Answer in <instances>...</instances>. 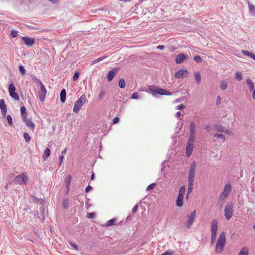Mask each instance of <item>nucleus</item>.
Listing matches in <instances>:
<instances>
[{"label": "nucleus", "mask_w": 255, "mask_h": 255, "mask_svg": "<svg viewBox=\"0 0 255 255\" xmlns=\"http://www.w3.org/2000/svg\"><path fill=\"white\" fill-rule=\"evenodd\" d=\"M226 243V237L224 232L221 233L218 239L216 245L215 250L216 253H221L224 250Z\"/></svg>", "instance_id": "1"}, {"label": "nucleus", "mask_w": 255, "mask_h": 255, "mask_svg": "<svg viewBox=\"0 0 255 255\" xmlns=\"http://www.w3.org/2000/svg\"><path fill=\"white\" fill-rule=\"evenodd\" d=\"M86 102V96L83 94L81 95L80 97L78 99V100L75 102L73 108V111L75 113H78Z\"/></svg>", "instance_id": "2"}, {"label": "nucleus", "mask_w": 255, "mask_h": 255, "mask_svg": "<svg viewBox=\"0 0 255 255\" xmlns=\"http://www.w3.org/2000/svg\"><path fill=\"white\" fill-rule=\"evenodd\" d=\"M232 189L231 185L227 183L225 185L223 191L220 194V200L221 201H224L226 198L228 196L230 192Z\"/></svg>", "instance_id": "3"}, {"label": "nucleus", "mask_w": 255, "mask_h": 255, "mask_svg": "<svg viewBox=\"0 0 255 255\" xmlns=\"http://www.w3.org/2000/svg\"><path fill=\"white\" fill-rule=\"evenodd\" d=\"M14 182L16 184H27V179L25 175L23 173H21L16 176L14 179Z\"/></svg>", "instance_id": "4"}, {"label": "nucleus", "mask_w": 255, "mask_h": 255, "mask_svg": "<svg viewBox=\"0 0 255 255\" xmlns=\"http://www.w3.org/2000/svg\"><path fill=\"white\" fill-rule=\"evenodd\" d=\"M15 87L12 82H11L8 87V92L10 96L15 100L18 101L19 99V96L15 92Z\"/></svg>", "instance_id": "5"}, {"label": "nucleus", "mask_w": 255, "mask_h": 255, "mask_svg": "<svg viewBox=\"0 0 255 255\" xmlns=\"http://www.w3.org/2000/svg\"><path fill=\"white\" fill-rule=\"evenodd\" d=\"M233 213V206L231 204H227L225 207V216L227 220H230Z\"/></svg>", "instance_id": "6"}, {"label": "nucleus", "mask_w": 255, "mask_h": 255, "mask_svg": "<svg viewBox=\"0 0 255 255\" xmlns=\"http://www.w3.org/2000/svg\"><path fill=\"white\" fill-rule=\"evenodd\" d=\"M196 210H194L192 212L190 215H187V221L186 223V228L189 229L192 225L194 222L195 216H196Z\"/></svg>", "instance_id": "7"}, {"label": "nucleus", "mask_w": 255, "mask_h": 255, "mask_svg": "<svg viewBox=\"0 0 255 255\" xmlns=\"http://www.w3.org/2000/svg\"><path fill=\"white\" fill-rule=\"evenodd\" d=\"M196 168V163L195 162H192L189 171L188 180L194 181L195 173Z\"/></svg>", "instance_id": "8"}, {"label": "nucleus", "mask_w": 255, "mask_h": 255, "mask_svg": "<svg viewBox=\"0 0 255 255\" xmlns=\"http://www.w3.org/2000/svg\"><path fill=\"white\" fill-rule=\"evenodd\" d=\"M151 92L152 95H154L155 94L167 96H170L172 95V93H171L170 92L161 88H157L156 89L151 90Z\"/></svg>", "instance_id": "9"}, {"label": "nucleus", "mask_w": 255, "mask_h": 255, "mask_svg": "<svg viewBox=\"0 0 255 255\" xmlns=\"http://www.w3.org/2000/svg\"><path fill=\"white\" fill-rule=\"evenodd\" d=\"M46 92L47 91L45 87L43 84H41L40 90L38 91V96L41 101L43 102L44 100Z\"/></svg>", "instance_id": "10"}, {"label": "nucleus", "mask_w": 255, "mask_h": 255, "mask_svg": "<svg viewBox=\"0 0 255 255\" xmlns=\"http://www.w3.org/2000/svg\"><path fill=\"white\" fill-rule=\"evenodd\" d=\"M21 39L24 42L25 44L28 47L32 46L35 42V39L34 38H30L28 36L22 37Z\"/></svg>", "instance_id": "11"}, {"label": "nucleus", "mask_w": 255, "mask_h": 255, "mask_svg": "<svg viewBox=\"0 0 255 255\" xmlns=\"http://www.w3.org/2000/svg\"><path fill=\"white\" fill-rule=\"evenodd\" d=\"M218 230V221L214 219L212 221L211 227V235H216Z\"/></svg>", "instance_id": "12"}, {"label": "nucleus", "mask_w": 255, "mask_h": 255, "mask_svg": "<svg viewBox=\"0 0 255 255\" xmlns=\"http://www.w3.org/2000/svg\"><path fill=\"white\" fill-rule=\"evenodd\" d=\"M0 109L1 111L2 115L3 117H5L7 113V107L5 104L4 99H2L0 100Z\"/></svg>", "instance_id": "13"}, {"label": "nucleus", "mask_w": 255, "mask_h": 255, "mask_svg": "<svg viewBox=\"0 0 255 255\" xmlns=\"http://www.w3.org/2000/svg\"><path fill=\"white\" fill-rule=\"evenodd\" d=\"M119 68H114L109 72L107 75V79L109 81H111L113 78L117 75L119 71Z\"/></svg>", "instance_id": "14"}, {"label": "nucleus", "mask_w": 255, "mask_h": 255, "mask_svg": "<svg viewBox=\"0 0 255 255\" xmlns=\"http://www.w3.org/2000/svg\"><path fill=\"white\" fill-rule=\"evenodd\" d=\"M188 72L185 69H181L178 70L175 74V78H180L182 77H186L188 76Z\"/></svg>", "instance_id": "15"}, {"label": "nucleus", "mask_w": 255, "mask_h": 255, "mask_svg": "<svg viewBox=\"0 0 255 255\" xmlns=\"http://www.w3.org/2000/svg\"><path fill=\"white\" fill-rule=\"evenodd\" d=\"M187 58V56L181 53L178 54L175 59V62L177 64H181Z\"/></svg>", "instance_id": "16"}, {"label": "nucleus", "mask_w": 255, "mask_h": 255, "mask_svg": "<svg viewBox=\"0 0 255 255\" xmlns=\"http://www.w3.org/2000/svg\"><path fill=\"white\" fill-rule=\"evenodd\" d=\"M214 127L215 130L217 131L230 134V131L221 125H215Z\"/></svg>", "instance_id": "17"}, {"label": "nucleus", "mask_w": 255, "mask_h": 255, "mask_svg": "<svg viewBox=\"0 0 255 255\" xmlns=\"http://www.w3.org/2000/svg\"><path fill=\"white\" fill-rule=\"evenodd\" d=\"M22 121L25 123V125L27 127L31 128L32 130H34L35 125L31 120L27 119L26 118V117H23V118L22 119Z\"/></svg>", "instance_id": "18"}, {"label": "nucleus", "mask_w": 255, "mask_h": 255, "mask_svg": "<svg viewBox=\"0 0 255 255\" xmlns=\"http://www.w3.org/2000/svg\"><path fill=\"white\" fill-rule=\"evenodd\" d=\"M186 155L187 157H190L192 153L193 149V144L187 143L186 145Z\"/></svg>", "instance_id": "19"}, {"label": "nucleus", "mask_w": 255, "mask_h": 255, "mask_svg": "<svg viewBox=\"0 0 255 255\" xmlns=\"http://www.w3.org/2000/svg\"><path fill=\"white\" fill-rule=\"evenodd\" d=\"M66 97V91L65 89H63L61 91L60 94V101L61 103H63L65 102Z\"/></svg>", "instance_id": "20"}, {"label": "nucleus", "mask_w": 255, "mask_h": 255, "mask_svg": "<svg viewBox=\"0 0 255 255\" xmlns=\"http://www.w3.org/2000/svg\"><path fill=\"white\" fill-rule=\"evenodd\" d=\"M71 182V176L68 175L65 179V183L66 186L67 192H68L70 189V186Z\"/></svg>", "instance_id": "21"}, {"label": "nucleus", "mask_w": 255, "mask_h": 255, "mask_svg": "<svg viewBox=\"0 0 255 255\" xmlns=\"http://www.w3.org/2000/svg\"><path fill=\"white\" fill-rule=\"evenodd\" d=\"M183 199L184 196H178L177 197L176 201V205L178 207H181L183 205Z\"/></svg>", "instance_id": "22"}, {"label": "nucleus", "mask_w": 255, "mask_h": 255, "mask_svg": "<svg viewBox=\"0 0 255 255\" xmlns=\"http://www.w3.org/2000/svg\"><path fill=\"white\" fill-rule=\"evenodd\" d=\"M249 8V13L251 15L255 16V6L252 4L248 3Z\"/></svg>", "instance_id": "23"}, {"label": "nucleus", "mask_w": 255, "mask_h": 255, "mask_svg": "<svg viewBox=\"0 0 255 255\" xmlns=\"http://www.w3.org/2000/svg\"><path fill=\"white\" fill-rule=\"evenodd\" d=\"M247 84L249 87V89L250 91H252L254 90V84L252 80L250 79H248L247 80Z\"/></svg>", "instance_id": "24"}, {"label": "nucleus", "mask_w": 255, "mask_h": 255, "mask_svg": "<svg viewBox=\"0 0 255 255\" xmlns=\"http://www.w3.org/2000/svg\"><path fill=\"white\" fill-rule=\"evenodd\" d=\"M242 53L246 56H248L255 60V54L254 53L246 50H242Z\"/></svg>", "instance_id": "25"}, {"label": "nucleus", "mask_w": 255, "mask_h": 255, "mask_svg": "<svg viewBox=\"0 0 255 255\" xmlns=\"http://www.w3.org/2000/svg\"><path fill=\"white\" fill-rule=\"evenodd\" d=\"M50 150L48 148H46L44 152V154L42 156V158L44 160H46L47 158L50 156Z\"/></svg>", "instance_id": "26"}, {"label": "nucleus", "mask_w": 255, "mask_h": 255, "mask_svg": "<svg viewBox=\"0 0 255 255\" xmlns=\"http://www.w3.org/2000/svg\"><path fill=\"white\" fill-rule=\"evenodd\" d=\"M188 189H187V192L191 193L193 189L194 181L188 180Z\"/></svg>", "instance_id": "27"}, {"label": "nucleus", "mask_w": 255, "mask_h": 255, "mask_svg": "<svg viewBox=\"0 0 255 255\" xmlns=\"http://www.w3.org/2000/svg\"><path fill=\"white\" fill-rule=\"evenodd\" d=\"M196 125L194 122H192L190 124V133L195 134Z\"/></svg>", "instance_id": "28"}, {"label": "nucleus", "mask_w": 255, "mask_h": 255, "mask_svg": "<svg viewBox=\"0 0 255 255\" xmlns=\"http://www.w3.org/2000/svg\"><path fill=\"white\" fill-rule=\"evenodd\" d=\"M194 76L196 82L198 85L201 82V75L199 72H196L194 73Z\"/></svg>", "instance_id": "29"}, {"label": "nucleus", "mask_w": 255, "mask_h": 255, "mask_svg": "<svg viewBox=\"0 0 255 255\" xmlns=\"http://www.w3.org/2000/svg\"><path fill=\"white\" fill-rule=\"evenodd\" d=\"M195 140V134H189V137L188 140V142L187 143H190V144H194V142Z\"/></svg>", "instance_id": "30"}, {"label": "nucleus", "mask_w": 255, "mask_h": 255, "mask_svg": "<svg viewBox=\"0 0 255 255\" xmlns=\"http://www.w3.org/2000/svg\"><path fill=\"white\" fill-rule=\"evenodd\" d=\"M186 191V188L184 186H182L179 190L178 196H184Z\"/></svg>", "instance_id": "31"}, {"label": "nucleus", "mask_w": 255, "mask_h": 255, "mask_svg": "<svg viewBox=\"0 0 255 255\" xmlns=\"http://www.w3.org/2000/svg\"><path fill=\"white\" fill-rule=\"evenodd\" d=\"M249 250L246 247L243 248L239 253V255H248Z\"/></svg>", "instance_id": "32"}, {"label": "nucleus", "mask_w": 255, "mask_h": 255, "mask_svg": "<svg viewBox=\"0 0 255 255\" xmlns=\"http://www.w3.org/2000/svg\"><path fill=\"white\" fill-rule=\"evenodd\" d=\"M106 57H107V56H102L101 57H99L98 59H96L92 61L91 62V64L93 65V64L97 63L98 62H100L102 61V60H103L104 59H105Z\"/></svg>", "instance_id": "33"}, {"label": "nucleus", "mask_w": 255, "mask_h": 255, "mask_svg": "<svg viewBox=\"0 0 255 255\" xmlns=\"http://www.w3.org/2000/svg\"><path fill=\"white\" fill-rule=\"evenodd\" d=\"M220 88L222 90H226L228 88L227 82L226 81H223L221 83Z\"/></svg>", "instance_id": "34"}, {"label": "nucleus", "mask_w": 255, "mask_h": 255, "mask_svg": "<svg viewBox=\"0 0 255 255\" xmlns=\"http://www.w3.org/2000/svg\"><path fill=\"white\" fill-rule=\"evenodd\" d=\"M30 77L31 78L32 80L36 83V84H39L41 86V84H42V83L41 82V81L38 79V78H36V77L33 75H31L30 76Z\"/></svg>", "instance_id": "35"}, {"label": "nucleus", "mask_w": 255, "mask_h": 255, "mask_svg": "<svg viewBox=\"0 0 255 255\" xmlns=\"http://www.w3.org/2000/svg\"><path fill=\"white\" fill-rule=\"evenodd\" d=\"M106 95V91L104 89H101L98 95V99L99 100L102 99Z\"/></svg>", "instance_id": "36"}, {"label": "nucleus", "mask_w": 255, "mask_h": 255, "mask_svg": "<svg viewBox=\"0 0 255 255\" xmlns=\"http://www.w3.org/2000/svg\"><path fill=\"white\" fill-rule=\"evenodd\" d=\"M19 71L21 74V75L24 76L26 74V70L25 69V68L22 65H19L18 67Z\"/></svg>", "instance_id": "37"}, {"label": "nucleus", "mask_w": 255, "mask_h": 255, "mask_svg": "<svg viewBox=\"0 0 255 255\" xmlns=\"http://www.w3.org/2000/svg\"><path fill=\"white\" fill-rule=\"evenodd\" d=\"M163 255H177V254H176L175 251H174L173 250H167V251H166L165 252L163 253Z\"/></svg>", "instance_id": "38"}, {"label": "nucleus", "mask_w": 255, "mask_h": 255, "mask_svg": "<svg viewBox=\"0 0 255 255\" xmlns=\"http://www.w3.org/2000/svg\"><path fill=\"white\" fill-rule=\"evenodd\" d=\"M116 222V219H112L111 220H109L106 222V225L107 226H110L112 225H113L115 224Z\"/></svg>", "instance_id": "39"}, {"label": "nucleus", "mask_w": 255, "mask_h": 255, "mask_svg": "<svg viewBox=\"0 0 255 255\" xmlns=\"http://www.w3.org/2000/svg\"><path fill=\"white\" fill-rule=\"evenodd\" d=\"M235 78L238 81L242 80L243 79V75L242 73L240 72H236Z\"/></svg>", "instance_id": "40"}, {"label": "nucleus", "mask_w": 255, "mask_h": 255, "mask_svg": "<svg viewBox=\"0 0 255 255\" xmlns=\"http://www.w3.org/2000/svg\"><path fill=\"white\" fill-rule=\"evenodd\" d=\"M119 87L122 89H123L125 87V82L123 79H121L119 80Z\"/></svg>", "instance_id": "41"}, {"label": "nucleus", "mask_w": 255, "mask_h": 255, "mask_svg": "<svg viewBox=\"0 0 255 255\" xmlns=\"http://www.w3.org/2000/svg\"><path fill=\"white\" fill-rule=\"evenodd\" d=\"M214 136V137H216L217 138H221L223 141H224L226 138L225 135L221 133L215 134Z\"/></svg>", "instance_id": "42"}, {"label": "nucleus", "mask_w": 255, "mask_h": 255, "mask_svg": "<svg viewBox=\"0 0 255 255\" xmlns=\"http://www.w3.org/2000/svg\"><path fill=\"white\" fill-rule=\"evenodd\" d=\"M23 137L27 142H28L30 140V136L27 132H24L23 133Z\"/></svg>", "instance_id": "43"}, {"label": "nucleus", "mask_w": 255, "mask_h": 255, "mask_svg": "<svg viewBox=\"0 0 255 255\" xmlns=\"http://www.w3.org/2000/svg\"><path fill=\"white\" fill-rule=\"evenodd\" d=\"M194 60L198 63H200L202 61V59L199 55H195L194 56Z\"/></svg>", "instance_id": "44"}, {"label": "nucleus", "mask_w": 255, "mask_h": 255, "mask_svg": "<svg viewBox=\"0 0 255 255\" xmlns=\"http://www.w3.org/2000/svg\"><path fill=\"white\" fill-rule=\"evenodd\" d=\"M25 112H26V109L25 108L24 106H22L20 108V113H21V115L22 117V119L23 118V117H25Z\"/></svg>", "instance_id": "45"}, {"label": "nucleus", "mask_w": 255, "mask_h": 255, "mask_svg": "<svg viewBox=\"0 0 255 255\" xmlns=\"http://www.w3.org/2000/svg\"><path fill=\"white\" fill-rule=\"evenodd\" d=\"M69 206V201L67 199H64L63 201V206L64 208L66 209Z\"/></svg>", "instance_id": "46"}, {"label": "nucleus", "mask_w": 255, "mask_h": 255, "mask_svg": "<svg viewBox=\"0 0 255 255\" xmlns=\"http://www.w3.org/2000/svg\"><path fill=\"white\" fill-rule=\"evenodd\" d=\"M6 119L7 121L8 124L9 126H11L13 124L12 119L10 115H7L6 117Z\"/></svg>", "instance_id": "47"}, {"label": "nucleus", "mask_w": 255, "mask_h": 255, "mask_svg": "<svg viewBox=\"0 0 255 255\" xmlns=\"http://www.w3.org/2000/svg\"><path fill=\"white\" fill-rule=\"evenodd\" d=\"M10 35L12 37H15L18 35V31L13 29L11 31Z\"/></svg>", "instance_id": "48"}, {"label": "nucleus", "mask_w": 255, "mask_h": 255, "mask_svg": "<svg viewBox=\"0 0 255 255\" xmlns=\"http://www.w3.org/2000/svg\"><path fill=\"white\" fill-rule=\"evenodd\" d=\"M79 77V73L78 72H76L75 73L73 77V81H76Z\"/></svg>", "instance_id": "49"}, {"label": "nucleus", "mask_w": 255, "mask_h": 255, "mask_svg": "<svg viewBox=\"0 0 255 255\" xmlns=\"http://www.w3.org/2000/svg\"><path fill=\"white\" fill-rule=\"evenodd\" d=\"M95 216V214L94 213H93V212L88 213L87 216V218H88L89 219H93V218H94Z\"/></svg>", "instance_id": "50"}, {"label": "nucleus", "mask_w": 255, "mask_h": 255, "mask_svg": "<svg viewBox=\"0 0 255 255\" xmlns=\"http://www.w3.org/2000/svg\"><path fill=\"white\" fill-rule=\"evenodd\" d=\"M155 183H152L149 185L146 189V191L150 190L151 189H153L154 187L155 186Z\"/></svg>", "instance_id": "51"}, {"label": "nucleus", "mask_w": 255, "mask_h": 255, "mask_svg": "<svg viewBox=\"0 0 255 255\" xmlns=\"http://www.w3.org/2000/svg\"><path fill=\"white\" fill-rule=\"evenodd\" d=\"M69 243L70 245L72 247H73L75 250H78V246L76 244H75L72 242H70Z\"/></svg>", "instance_id": "52"}, {"label": "nucleus", "mask_w": 255, "mask_h": 255, "mask_svg": "<svg viewBox=\"0 0 255 255\" xmlns=\"http://www.w3.org/2000/svg\"><path fill=\"white\" fill-rule=\"evenodd\" d=\"M131 98L133 99H137L138 98V94L137 92H134L131 95Z\"/></svg>", "instance_id": "53"}, {"label": "nucleus", "mask_w": 255, "mask_h": 255, "mask_svg": "<svg viewBox=\"0 0 255 255\" xmlns=\"http://www.w3.org/2000/svg\"><path fill=\"white\" fill-rule=\"evenodd\" d=\"M216 235H211V243L213 244H214L215 241L216 240Z\"/></svg>", "instance_id": "54"}, {"label": "nucleus", "mask_w": 255, "mask_h": 255, "mask_svg": "<svg viewBox=\"0 0 255 255\" xmlns=\"http://www.w3.org/2000/svg\"><path fill=\"white\" fill-rule=\"evenodd\" d=\"M185 108V106L183 104H181L178 106H177L176 109L177 110H182Z\"/></svg>", "instance_id": "55"}, {"label": "nucleus", "mask_w": 255, "mask_h": 255, "mask_svg": "<svg viewBox=\"0 0 255 255\" xmlns=\"http://www.w3.org/2000/svg\"><path fill=\"white\" fill-rule=\"evenodd\" d=\"M120 121V119L118 117H116L113 119V122L114 124H117Z\"/></svg>", "instance_id": "56"}, {"label": "nucleus", "mask_w": 255, "mask_h": 255, "mask_svg": "<svg viewBox=\"0 0 255 255\" xmlns=\"http://www.w3.org/2000/svg\"><path fill=\"white\" fill-rule=\"evenodd\" d=\"M63 159L64 155H61L59 157V165H61L62 163H63Z\"/></svg>", "instance_id": "57"}, {"label": "nucleus", "mask_w": 255, "mask_h": 255, "mask_svg": "<svg viewBox=\"0 0 255 255\" xmlns=\"http://www.w3.org/2000/svg\"><path fill=\"white\" fill-rule=\"evenodd\" d=\"M92 189V186H91L90 185H88L86 188L85 191H86V192L87 193V192H89V191H90Z\"/></svg>", "instance_id": "58"}, {"label": "nucleus", "mask_w": 255, "mask_h": 255, "mask_svg": "<svg viewBox=\"0 0 255 255\" xmlns=\"http://www.w3.org/2000/svg\"><path fill=\"white\" fill-rule=\"evenodd\" d=\"M137 208H138V205H134L132 209V212L133 213L136 212L137 210Z\"/></svg>", "instance_id": "59"}, {"label": "nucleus", "mask_w": 255, "mask_h": 255, "mask_svg": "<svg viewBox=\"0 0 255 255\" xmlns=\"http://www.w3.org/2000/svg\"><path fill=\"white\" fill-rule=\"evenodd\" d=\"M221 98L220 96H218L217 99V105L220 104Z\"/></svg>", "instance_id": "60"}, {"label": "nucleus", "mask_w": 255, "mask_h": 255, "mask_svg": "<svg viewBox=\"0 0 255 255\" xmlns=\"http://www.w3.org/2000/svg\"><path fill=\"white\" fill-rule=\"evenodd\" d=\"M164 48V46L162 45H158L157 47V49H160V50H163Z\"/></svg>", "instance_id": "61"}, {"label": "nucleus", "mask_w": 255, "mask_h": 255, "mask_svg": "<svg viewBox=\"0 0 255 255\" xmlns=\"http://www.w3.org/2000/svg\"><path fill=\"white\" fill-rule=\"evenodd\" d=\"M210 128H211V126L209 125H207L205 126V128L207 130H209Z\"/></svg>", "instance_id": "62"}, {"label": "nucleus", "mask_w": 255, "mask_h": 255, "mask_svg": "<svg viewBox=\"0 0 255 255\" xmlns=\"http://www.w3.org/2000/svg\"><path fill=\"white\" fill-rule=\"evenodd\" d=\"M252 97L253 99L255 100V89L253 90Z\"/></svg>", "instance_id": "63"}, {"label": "nucleus", "mask_w": 255, "mask_h": 255, "mask_svg": "<svg viewBox=\"0 0 255 255\" xmlns=\"http://www.w3.org/2000/svg\"><path fill=\"white\" fill-rule=\"evenodd\" d=\"M181 116V113L180 112H178L176 114V116L177 118H179Z\"/></svg>", "instance_id": "64"}]
</instances>
